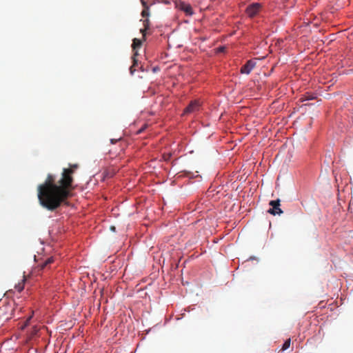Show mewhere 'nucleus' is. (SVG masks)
Here are the masks:
<instances>
[{
  "label": "nucleus",
  "mask_w": 353,
  "mask_h": 353,
  "mask_svg": "<svg viewBox=\"0 0 353 353\" xmlns=\"http://www.w3.org/2000/svg\"><path fill=\"white\" fill-rule=\"evenodd\" d=\"M200 105H201V104L199 101H197V100L192 101L190 103V104L185 109L184 112L185 114H190V113L196 112L199 110Z\"/></svg>",
  "instance_id": "obj_4"
},
{
  "label": "nucleus",
  "mask_w": 353,
  "mask_h": 353,
  "mask_svg": "<svg viewBox=\"0 0 353 353\" xmlns=\"http://www.w3.org/2000/svg\"><path fill=\"white\" fill-rule=\"evenodd\" d=\"M290 339H287L282 347V350H285L290 347Z\"/></svg>",
  "instance_id": "obj_14"
},
{
  "label": "nucleus",
  "mask_w": 353,
  "mask_h": 353,
  "mask_svg": "<svg viewBox=\"0 0 353 353\" xmlns=\"http://www.w3.org/2000/svg\"><path fill=\"white\" fill-rule=\"evenodd\" d=\"M54 261V259L53 257H50L48 259H47L45 262L43 263H41L39 266H40V268L41 270H43L46 267H47L49 264H51L52 263H53Z\"/></svg>",
  "instance_id": "obj_11"
},
{
  "label": "nucleus",
  "mask_w": 353,
  "mask_h": 353,
  "mask_svg": "<svg viewBox=\"0 0 353 353\" xmlns=\"http://www.w3.org/2000/svg\"><path fill=\"white\" fill-rule=\"evenodd\" d=\"M256 65V62L249 60L241 68V73L249 74Z\"/></svg>",
  "instance_id": "obj_5"
},
{
  "label": "nucleus",
  "mask_w": 353,
  "mask_h": 353,
  "mask_svg": "<svg viewBox=\"0 0 353 353\" xmlns=\"http://www.w3.org/2000/svg\"><path fill=\"white\" fill-rule=\"evenodd\" d=\"M316 98V95L312 92H306L305 93L303 97L301 98V101H309V100H313Z\"/></svg>",
  "instance_id": "obj_8"
},
{
  "label": "nucleus",
  "mask_w": 353,
  "mask_h": 353,
  "mask_svg": "<svg viewBox=\"0 0 353 353\" xmlns=\"http://www.w3.org/2000/svg\"><path fill=\"white\" fill-rule=\"evenodd\" d=\"M111 229L114 230H115V228L114 227H111Z\"/></svg>",
  "instance_id": "obj_19"
},
{
  "label": "nucleus",
  "mask_w": 353,
  "mask_h": 353,
  "mask_svg": "<svg viewBox=\"0 0 353 353\" xmlns=\"http://www.w3.org/2000/svg\"><path fill=\"white\" fill-rule=\"evenodd\" d=\"M280 199L270 201L269 205L272 206V208H270L268 210V212L272 215L281 214L283 211L280 208Z\"/></svg>",
  "instance_id": "obj_3"
},
{
  "label": "nucleus",
  "mask_w": 353,
  "mask_h": 353,
  "mask_svg": "<svg viewBox=\"0 0 353 353\" xmlns=\"http://www.w3.org/2000/svg\"><path fill=\"white\" fill-rule=\"evenodd\" d=\"M119 140H120V139H110V142H111L112 143H117Z\"/></svg>",
  "instance_id": "obj_18"
},
{
  "label": "nucleus",
  "mask_w": 353,
  "mask_h": 353,
  "mask_svg": "<svg viewBox=\"0 0 353 353\" xmlns=\"http://www.w3.org/2000/svg\"><path fill=\"white\" fill-rule=\"evenodd\" d=\"M137 55V52H135L132 57V65L130 68V72L131 74H134V72L137 70L136 68L139 66L138 60L136 58Z\"/></svg>",
  "instance_id": "obj_7"
},
{
  "label": "nucleus",
  "mask_w": 353,
  "mask_h": 353,
  "mask_svg": "<svg viewBox=\"0 0 353 353\" xmlns=\"http://www.w3.org/2000/svg\"><path fill=\"white\" fill-rule=\"evenodd\" d=\"M226 48L225 46H220L216 49L217 52H224Z\"/></svg>",
  "instance_id": "obj_15"
},
{
  "label": "nucleus",
  "mask_w": 353,
  "mask_h": 353,
  "mask_svg": "<svg viewBox=\"0 0 353 353\" xmlns=\"http://www.w3.org/2000/svg\"><path fill=\"white\" fill-rule=\"evenodd\" d=\"M141 46V40H139L138 39H133L132 48L134 50H135L136 48H140Z\"/></svg>",
  "instance_id": "obj_12"
},
{
  "label": "nucleus",
  "mask_w": 353,
  "mask_h": 353,
  "mask_svg": "<svg viewBox=\"0 0 353 353\" xmlns=\"http://www.w3.org/2000/svg\"><path fill=\"white\" fill-rule=\"evenodd\" d=\"M79 168L78 164H70L63 168L59 179L53 174H48L45 181L37 187V196L42 207L50 211L58 209L71 196L73 187V174Z\"/></svg>",
  "instance_id": "obj_1"
},
{
  "label": "nucleus",
  "mask_w": 353,
  "mask_h": 353,
  "mask_svg": "<svg viewBox=\"0 0 353 353\" xmlns=\"http://www.w3.org/2000/svg\"><path fill=\"white\" fill-rule=\"evenodd\" d=\"M32 319V316H29V317L27 319L26 321V322H25V323H24V325H23V326H22V329H24V328H25V327H26V326H28V325L29 322H30V319Z\"/></svg>",
  "instance_id": "obj_16"
},
{
  "label": "nucleus",
  "mask_w": 353,
  "mask_h": 353,
  "mask_svg": "<svg viewBox=\"0 0 353 353\" xmlns=\"http://www.w3.org/2000/svg\"><path fill=\"white\" fill-rule=\"evenodd\" d=\"M143 28L141 29V32L142 33L143 37L145 36V32L150 29V21L148 19H145L143 21Z\"/></svg>",
  "instance_id": "obj_10"
},
{
  "label": "nucleus",
  "mask_w": 353,
  "mask_h": 353,
  "mask_svg": "<svg viewBox=\"0 0 353 353\" xmlns=\"http://www.w3.org/2000/svg\"><path fill=\"white\" fill-rule=\"evenodd\" d=\"M179 8L181 10L185 12L188 15H192L193 14L192 8L190 4L181 3L179 5Z\"/></svg>",
  "instance_id": "obj_6"
},
{
  "label": "nucleus",
  "mask_w": 353,
  "mask_h": 353,
  "mask_svg": "<svg viewBox=\"0 0 353 353\" xmlns=\"http://www.w3.org/2000/svg\"><path fill=\"white\" fill-rule=\"evenodd\" d=\"M141 4L144 9L141 12V16L143 17H148L150 15L149 7L144 0H141Z\"/></svg>",
  "instance_id": "obj_9"
},
{
  "label": "nucleus",
  "mask_w": 353,
  "mask_h": 353,
  "mask_svg": "<svg viewBox=\"0 0 353 353\" xmlns=\"http://www.w3.org/2000/svg\"><path fill=\"white\" fill-rule=\"evenodd\" d=\"M171 157V154H166L163 155V158L165 161H168Z\"/></svg>",
  "instance_id": "obj_17"
},
{
  "label": "nucleus",
  "mask_w": 353,
  "mask_h": 353,
  "mask_svg": "<svg viewBox=\"0 0 353 353\" xmlns=\"http://www.w3.org/2000/svg\"><path fill=\"white\" fill-rule=\"evenodd\" d=\"M262 5L261 3H252L247 7L246 13L248 17L252 18L259 14Z\"/></svg>",
  "instance_id": "obj_2"
},
{
  "label": "nucleus",
  "mask_w": 353,
  "mask_h": 353,
  "mask_svg": "<svg viewBox=\"0 0 353 353\" xmlns=\"http://www.w3.org/2000/svg\"><path fill=\"white\" fill-rule=\"evenodd\" d=\"M14 288L17 290V292H21L24 288L23 281L22 283H19L18 285H16Z\"/></svg>",
  "instance_id": "obj_13"
}]
</instances>
